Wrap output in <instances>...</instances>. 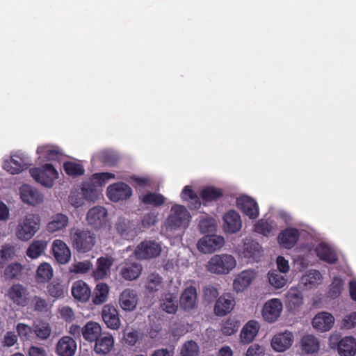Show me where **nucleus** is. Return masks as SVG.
Instances as JSON below:
<instances>
[{
  "mask_svg": "<svg viewBox=\"0 0 356 356\" xmlns=\"http://www.w3.org/2000/svg\"><path fill=\"white\" fill-rule=\"evenodd\" d=\"M338 353L340 356H354L356 353V343L353 337H346L338 344Z\"/></svg>",
  "mask_w": 356,
  "mask_h": 356,
  "instance_id": "c85d7f7f",
  "label": "nucleus"
},
{
  "mask_svg": "<svg viewBox=\"0 0 356 356\" xmlns=\"http://www.w3.org/2000/svg\"><path fill=\"white\" fill-rule=\"evenodd\" d=\"M322 278L321 273L317 270H311L307 272L302 278L305 285L309 287L316 286Z\"/></svg>",
  "mask_w": 356,
  "mask_h": 356,
  "instance_id": "09e8293b",
  "label": "nucleus"
},
{
  "mask_svg": "<svg viewBox=\"0 0 356 356\" xmlns=\"http://www.w3.org/2000/svg\"><path fill=\"white\" fill-rule=\"evenodd\" d=\"M243 253L246 258L257 259L261 257V247L258 242L248 240L244 243Z\"/></svg>",
  "mask_w": 356,
  "mask_h": 356,
  "instance_id": "473e14b6",
  "label": "nucleus"
},
{
  "mask_svg": "<svg viewBox=\"0 0 356 356\" xmlns=\"http://www.w3.org/2000/svg\"><path fill=\"white\" fill-rule=\"evenodd\" d=\"M70 238L72 248L79 253L90 251L96 243L95 234L87 229L72 228L70 232Z\"/></svg>",
  "mask_w": 356,
  "mask_h": 356,
  "instance_id": "f257e3e1",
  "label": "nucleus"
},
{
  "mask_svg": "<svg viewBox=\"0 0 356 356\" xmlns=\"http://www.w3.org/2000/svg\"><path fill=\"white\" fill-rule=\"evenodd\" d=\"M161 252V245L154 241H145L138 245L135 255L139 259H149L156 257Z\"/></svg>",
  "mask_w": 356,
  "mask_h": 356,
  "instance_id": "423d86ee",
  "label": "nucleus"
},
{
  "mask_svg": "<svg viewBox=\"0 0 356 356\" xmlns=\"http://www.w3.org/2000/svg\"><path fill=\"white\" fill-rule=\"evenodd\" d=\"M102 333V327L99 323L93 321L88 322L83 327L82 334L83 338L88 341H95Z\"/></svg>",
  "mask_w": 356,
  "mask_h": 356,
  "instance_id": "2f4dec72",
  "label": "nucleus"
},
{
  "mask_svg": "<svg viewBox=\"0 0 356 356\" xmlns=\"http://www.w3.org/2000/svg\"><path fill=\"white\" fill-rule=\"evenodd\" d=\"M54 257L60 264L67 263L71 258V251L68 246L61 240H55L52 244Z\"/></svg>",
  "mask_w": 356,
  "mask_h": 356,
  "instance_id": "aec40b11",
  "label": "nucleus"
},
{
  "mask_svg": "<svg viewBox=\"0 0 356 356\" xmlns=\"http://www.w3.org/2000/svg\"><path fill=\"white\" fill-rule=\"evenodd\" d=\"M268 281L275 288L281 289L286 285L287 280L284 275L273 271L268 273Z\"/></svg>",
  "mask_w": 356,
  "mask_h": 356,
  "instance_id": "603ef678",
  "label": "nucleus"
},
{
  "mask_svg": "<svg viewBox=\"0 0 356 356\" xmlns=\"http://www.w3.org/2000/svg\"><path fill=\"white\" fill-rule=\"evenodd\" d=\"M107 196L113 202L127 200L132 195L131 187L123 182L110 185L107 188Z\"/></svg>",
  "mask_w": 356,
  "mask_h": 356,
  "instance_id": "9d476101",
  "label": "nucleus"
},
{
  "mask_svg": "<svg viewBox=\"0 0 356 356\" xmlns=\"http://www.w3.org/2000/svg\"><path fill=\"white\" fill-rule=\"evenodd\" d=\"M264 347L257 343H254L248 348L245 356H264Z\"/></svg>",
  "mask_w": 356,
  "mask_h": 356,
  "instance_id": "774afa93",
  "label": "nucleus"
},
{
  "mask_svg": "<svg viewBox=\"0 0 356 356\" xmlns=\"http://www.w3.org/2000/svg\"><path fill=\"white\" fill-rule=\"evenodd\" d=\"M53 277V269L48 263L41 264L36 272V280L38 283H45Z\"/></svg>",
  "mask_w": 356,
  "mask_h": 356,
  "instance_id": "79ce46f5",
  "label": "nucleus"
},
{
  "mask_svg": "<svg viewBox=\"0 0 356 356\" xmlns=\"http://www.w3.org/2000/svg\"><path fill=\"white\" fill-rule=\"evenodd\" d=\"M23 269L24 267L20 263H12L6 268L4 271L5 277L10 280L18 279L21 276Z\"/></svg>",
  "mask_w": 356,
  "mask_h": 356,
  "instance_id": "49530a36",
  "label": "nucleus"
},
{
  "mask_svg": "<svg viewBox=\"0 0 356 356\" xmlns=\"http://www.w3.org/2000/svg\"><path fill=\"white\" fill-rule=\"evenodd\" d=\"M223 221L224 229L227 233H236L238 232L242 227L240 215L233 210L229 211L224 215Z\"/></svg>",
  "mask_w": 356,
  "mask_h": 356,
  "instance_id": "f3484780",
  "label": "nucleus"
},
{
  "mask_svg": "<svg viewBox=\"0 0 356 356\" xmlns=\"http://www.w3.org/2000/svg\"><path fill=\"white\" fill-rule=\"evenodd\" d=\"M37 153L49 161L59 160L62 156L58 149L47 145L39 146L37 149Z\"/></svg>",
  "mask_w": 356,
  "mask_h": 356,
  "instance_id": "a19ab883",
  "label": "nucleus"
},
{
  "mask_svg": "<svg viewBox=\"0 0 356 356\" xmlns=\"http://www.w3.org/2000/svg\"><path fill=\"white\" fill-rule=\"evenodd\" d=\"M19 195L23 202L29 205H37L43 202V194L36 188L23 184L19 188Z\"/></svg>",
  "mask_w": 356,
  "mask_h": 356,
  "instance_id": "6e6552de",
  "label": "nucleus"
},
{
  "mask_svg": "<svg viewBox=\"0 0 356 356\" xmlns=\"http://www.w3.org/2000/svg\"><path fill=\"white\" fill-rule=\"evenodd\" d=\"M107 211L103 207H95L89 209L87 213V221L95 229L100 228L106 221Z\"/></svg>",
  "mask_w": 356,
  "mask_h": 356,
  "instance_id": "2eb2a0df",
  "label": "nucleus"
},
{
  "mask_svg": "<svg viewBox=\"0 0 356 356\" xmlns=\"http://www.w3.org/2000/svg\"><path fill=\"white\" fill-rule=\"evenodd\" d=\"M173 212L165 220V225L168 229L175 230L178 228V204H175L172 207Z\"/></svg>",
  "mask_w": 356,
  "mask_h": 356,
  "instance_id": "864d4df0",
  "label": "nucleus"
},
{
  "mask_svg": "<svg viewBox=\"0 0 356 356\" xmlns=\"http://www.w3.org/2000/svg\"><path fill=\"white\" fill-rule=\"evenodd\" d=\"M158 222V213L154 211H151L145 213L140 223H137L138 227H141L142 232L146 229H149L150 227L154 226Z\"/></svg>",
  "mask_w": 356,
  "mask_h": 356,
  "instance_id": "a18cd8bd",
  "label": "nucleus"
},
{
  "mask_svg": "<svg viewBox=\"0 0 356 356\" xmlns=\"http://www.w3.org/2000/svg\"><path fill=\"white\" fill-rule=\"evenodd\" d=\"M356 326V312L346 315L341 321V328L352 329Z\"/></svg>",
  "mask_w": 356,
  "mask_h": 356,
  "instance_id": "e2e57ef3",
  "label": "nucleus"
},
{
  "mask_svg": "<svg viewBox=\"0 0 356 356\" xmlns=\"http://www.w3.org/2000/svg\"><path fill=\"white\" fill-rule=\"evenodd\" d=\"M67 224V216L62 213H58L47 224V229L49 232L53 233L65 228Z\"/></svg>",
  "mask_w": 356,
  "mask_h": 356,
  "instance_id": "e433bc0d",
  "label": "nucleus"
},
{
  "mask_svg": "<svg viewBox=\"0 0 356 356\" xmlns=\"http://www.w3.org/2000/svg\"><path fill=\"white\" fill-rule=\"evenodd\" d=\"M260 326L257 321L251 320L247 322L243 327L240 339L243 343H251L259 332Z\"/></svg>",
  "mask_w": 356,
  "mask_h": 356,
  "instance_id": "b1692460",
  "label": "nucleus"
},
{
  "mask_svg": "<svg viewBox=\"0 0 356 356\" xmlns=\"http://www.w3.org/2000/svg\"><path fill=\"white\" fill-rule=\"evenodd\" d=\"M16 330L18 335L22 340L30 339L31 335L33 332V329L31 327L22 323L17 325Z\"/></svg>",
  "mask_w": 356,
  "mask_h": 356,
  "instance_id": "bf43d9fd",
  "label": "nucleus"
},
{
  "mask_svg": "<svg viewBox=\"0 0 356 356\" xmlns=\"http://www.w3.org/2000/svg\"><path fill=\"white\" fill-rule=\"evenodd\" d=\"M9 298L14 304L25 307L28 303L26 289L19 284H13L8 291Z\"/></svg>",
  "mask_w": 356,
  "mask_h": 356,
  "instance_id": "412c9836",
  "label": "nucleus"
},
{
  "mask_svg": "<svg viewBox=\"0 0 356 356\" xmlns=\"http://www.w3.org/2000/svg\"><path fill=\"white\" fill-rule=\"evenodd\" d=\"M143 202L146 204L160 206L164 203V197L161 194L149 193L143 196Z\"/></svg>",
  "mask_w": 356,
  "mask_h": 356,
  "instance_id": "6e6d98bb",
  "label": "nucleus"
},
{
  "mask_svg": "<svg viewBox=\"0 0 356 356\" xmlns=\"http://www.w3.org/2000/svg\"><path fill=\"white\" fill-rule=\"evenodd\" d=\"M40 217L33 213H27L21 219L16 229V236L21 241L30 240L40 227Z\"/></svg>",
  "mask_w": 356,
  "mask_h": 356,
  "instance_id": "7ed1b4c3",
  "label": "nucleus"
},
{
  "mask_svg": "<svg viewBox=\"0 0 356 356\" xmlns=\"http://www.w3.org/2000/svg\"><path fill=\"white\" fill-rule=\"evenodd\" d=\"M162 282V277L159 274L152 273L147 277L146 288L149 292L156 291Z\"/></svg>",
  "mask_w": 356,
  "mask_h": 356,
  "instance_id": "4d7b16f0",
  "label": "nucleus"
},
{
  "mask_svg": "<svg viewBox=\"0 0 356 356\" xmlns=\"http://www.w3.org/2000/svg\"><path fill=\"white\" fill-rule=\"evenodd\" d=\"M33 332L38 338L45 340L50 337L51 328L49 323H41L34 326Z\"/></svg>",
  "mask_w": 356,
  "mask_h": 356,
  "instance_id": "8fccbe9b",
  "label": "nucleus"
},
{
  "mask_svg": "<svg viewBox=\"0 0 356 356\" xmlns=\"http://www.w3.org/2000/svg\"><path fill=\"white\" fill-rule=\"evenodd\" d=\"M344 281L339 277H334L330 285L329 295L332 298L339 297L342 291Z\"/></svg>",
  "mask_w": 356,
  "mask_h": 356,
  "instance_id": "3c124183",
  "label": "nucleus"
},
{
  "mask_svg": "<svg viewBox=\"0 0 356 356\" xmlns=\"http://www.w3.org/2000/svg\"><path fill=\"white\" fill-rule=\"evenodd\" d=\"M197 299V291L195 287L186 288L181 296L179 297V305L184 310H191L195 308Z\"/></svg>",
  "mask_w": 356,
  "mask_h": 356,
  "instance_id": "bb28decb",
  "label": "nucleus"
},
{
  "mask_svg": "<svg viewBox=\"0 0 356 356\" xmlns=\"http://www.w3.org/2000/svg\"><path fill=\"white\" fill-rule=\"evenodd\" d=\"M238 208L250 219L259 216V207L257 202L249 196H241L236 201Z\"/></svg>",
  "mask_w": 356,
  "mask_h": 356,
  "instance_id": "ddd939ff",
  "label": "nucleus"
},
{
  "mask_svg": "<svg viewBox=\"0 0 356 356\" xmlns=\"http://www.w3.org/2000/svg\"><path fill=\"white\" fill-rule=\"evenodd\" d=\"M235 304L234 296L230 293H225L217 299L214 313L218 316H225L232 311Z\"/></svg>",
  "mask_w": 356,
  "mask_h": 356,
  "instance_id": "9b49d317",
  "label": "nucleus"
},
{
  "mask_svg": "<svg viewBox=\"0 0 356 356\" xmlns=\"http://www.w3.org/2000/svg\"><path fill=\"white\" fill-rule=\"evenodd\" d=\"M120 305L123 310L132 311L138 303V296L134 289H126L120 296Z\"/></svg>",
  "mask_w": 356,
  "mask_h": 356,
  "instance_id": "5701e85b",
  "label": "nucleus"
},
{
  "mask_svg": "<svg viewBox=\"0 0 356 356\" xmlns=\"http://www.w3.org/2000/svg\"><path fill=\"white\" fill-rule=\"evenodd\" d=\"M47 290L48 295L55 298H63L67 293V287L58 280L51 282L47 285Z\"/></svg>",
  "mask_w": 356,
  "mask_h": 356,
  "instance_id": "f704fd0d",
  "label": "nucleus"
},
{
  "mask_svg": "<svg viewBox=\"0 0 356 356\" xmlns=\"http://www.w3.org/2000/svg\"><path fill=\"white\" fill-rule=\"evenodd\" d=\"M114 346V339L111 334L100 336L96 341L95 350L98 354L108 353Z\"/></svg>",
  "mask_w": 356,
  "mask_h": 356,
  "instance_id": "7c9ffc66",
  "label": "nucleus"
},
{
  "mask_svg": "<svg viewBox=\"0 0 356 356\" xmlns=\"http://www.w3.org/2000/svg\"><path fill=\"white\" fill-rule=\"evenodd\" d=\"M97 267L94 272L95 278H104L110 270L113 265V259L108 257H102L97 261Z\"/></svg>",
  "mask_w": 356,
  "mask_h": 356,
  "instance_id": "c9c22d12",
  "label": "nucleus"
},
{
  "mask_svg": "<svg viewBox=\"0 0 356 356\" xmlns=\"http://www.w3.org/2000/svg\"><path fill=\"white\" fill-rule=\"evenodd\" d=\"M191 216L184 206L179 204V228L188 227Z\"/></svg>",
  "mask_w": 356,
  "mask_h": 356,
  "instance_id": "680f3d73",
  "label": "nucleus"
},
{
  "mask_svg": "<svg viewBox=\"0 0 356 356\" xmlns=\"http://www.w3.org/2000/svg\"><path fill=\"white\" fill-rule=\"evenodd\" d=\"M282 303L277 298H273L268 300L262 309L264 319L268 323H273L277 320L282 311Z\"/></svg>",
  "mask_w": 356,
  "mask_h": 356,
  "instance_id": "1a4fd4ad",
  "label": "nucleus"
},
{
  "mask_svg": "<svg viewBox=\"0 0 356 356\" xmlns=\"http://www.w3.org/2000/svg\"><path fill=\"white\" fill-rule=\"evenodd\" d=\"M109 288L105 283H99L96 285L92 295V302L95 305H101L107 300Z\"/></svg>",
  "mask_w": 356,
  "mask_h": 356,
  "instance_id": "58836bf2",
  "label": "nucleus"
},
{
  "mask_svg": "<svg viewBox=\"0 0 356 356\" xmlns=\"http://www.w3.org/2000/svg\"><path fill=\"white\" fill-rule=\"evenodd\" d=\"M203 296L207 301L211 302L213 301L218 296V291L216 287L213 286H208L204 289Z\"/></svg>",
  "mask_w": 356,
  "mask_h": 356,
  "instance_id": "338daca9",
  "label": "nucleus"
},
{
  "mask_svg": "<svg viewBox=\"0 0 356 356\" xmlns=\"http://www.w3.org/2000/svg\"><path fill=\"white\" fill-rule=\"evenodd\" d=\"M216 223L213 218H205L200 221L199 229L202 234H209L215 231Z\"/></svg>",
  "mask_w": 356,
  "mask_h": 356,
  "instance_id": "13d9d810",
  "label": "nucleus"
},
{
  "mask_svg": "<svg viewBox=\"0 0 356 356\" xmlns=\"http://www.w3.org/2000/svg\"><path fill=\"white\" fill-rule=\"evenodd\" d=\"M222 190L213 186L205 187L200 193V197L204 202L216 201L222 197Z\"/></svg>",
  "mask_w": 356,
  "mask_h": 356,
  "instance_id": "37998d69",
  "label": "nucleus"
},
{
  "mask_svg": "<svg viewBox=\"0 0 356 356\" xmlns=\"http://www.w3.org/2000/svg\"><path fill=\"white\" fill-rule=\"evenodd\" d=\"M47 243L42 240H35L29 246L26 254L31 259H36L45 250Z\"/></svg>",
  "mask_w": 356,
  "mask_h": 356,
  "instance_id": "4c0bfd02",
  "label": "nucleus"
},
{
  "mask_svg": "<svg viewBox=\"0 0 356 356\" xmlns=\"http://www.w3.org/2000/svg\"><path fill=\"white\" fill-rule=\"evenodd\" d=\"M316 252L319 259L327 263L333 264L338 260V257L335 252L324 243H320L316 247Z\"/></svg>",
  "mask_w": 356,
  "mask_h": 356,
  "instance_id": "cd10ccee",
  "label": "nucleus"
},
{
  "mask_svg": "<svg viewBox=\"0 0 356 356\" xmlns=\"http://www.w3.org/2000/svg\"><path fill=\"white\" fill-rule=\"evenodd\" d=\"M225 243V239L222 236L218 235H207L201 238L197 247L200 252L209 254L220 250Z\"/></svg>",
  "mask_w": 356,
  "mask_h": 356,
  "instance_id": "0eeeda50",
  "label": "nucleus"
},
{
  "mask_svg": "<svg viewBox=\"0 0 356 356\" xmlns=\"http://www.w3.org/2000/svg\"><path fill=\"white\" fill-rule=\"evenodd\" d=\"M301 348L307 354L314 353L319 348V342L313 335H305L301 339Z\"/></svg>",
  "mask_w": 356,
  "mask_h": 356,
  "instance_id": "ea45409f",
  "label": "nucleus"
},
{
  "mask_svg": "<svg viewBox=\"0 0 356 356\" xmlns=\"http://www.w3.org/2000/svg\"><path fill=\"white\" fill-rule=\"evenodd\" d=\"M139 339V332L137 330L124 332V339L125 343L129 346H134L136 344Z\"/></svg>",
  "mask_w": 356,
  "mask_h": 356,
  "instance_id": "69168bd1",
  "label": "nucleus"
},
{
  "mask_svg": "<svg viewBox=\"0 0 356 356\" xmlns=\"http://www.w3.org/2000/svg\"><path fill=\"white\" fill-rule=\"evenodd\" d=\"M15 256V248L10 244L2 245L0 257L3 261H7Z\"/></svg>",
  "mask_w": 356,
  "mask_h": 356,
  "instance_id": "052dcab7",
  "label": "nucleus"
},
{
  "mask_svg": "<svg viewBox=\"0 0 356 356\" xmlns=\"http://www.w3.org/2000/svg\"><path fill=\"white\" fill-rule=\"evenodd\" d=\"M63 169L67 175L72 177L81 176L85 172L82 165L72 161L64 162Z\"/></svg>",
  "mask_w": 356,
  "mask_h": 356,
  "instance_id": "de8ad7c7",
  "label": "nucleus"
},
{
  "mask_svg": "<svg viewBox=\"0 0 356 356\" xmlns=\"http://www.w3.org/2000/svg\"><path fill=\"white\" fill-rule=\"evenodd\" d=\"M28 163L20 156H14L10 161H5L3 168L13 175L19 174L28 168Z\"/></svg>",
  "mask_w": 356,
  "mask_h": 356,
  "instance_id": "c756f323",
  "label": "nucleus"
},
{
  "mask_svg": "<svg viewBox=\"0 0 356 356\" xmlns=\"http://www.w3.org/2000/svg\"><path fill=\"white\" fill-rule=\"evenodd\" d=\"M76 348V343L72 337L64 336L57 342L56 353L58 356H74Z\"/></svg>",
  "mask_w": 356,
  "mask_h": 356,
  "instance_id": "4468645a",
  "label": "nucleus"
},
{
  "mask_svg": "<svg viewBox=\"0 0 356 356\" xmlns=\"http://www.w3.org/2000/svg\"><path fill=\"white\" fill-rule=\"evenodd\" d=\"M199 353V346L193 341L186 342L182 347L179 356H197Z\"/></svg>",
  "mask_w": 356,
  "mask_h": 356,
  "instance_id": "5fc2aeb1",
  "label": "nucleus"
},
{
  "mask_svg": "<svg viewBox=\"0 0 356 356\" xmlns=\"http://www.w3.org/2000/svg\"><path fill=\"white\" fill-rule=\"evenodd\" d=\"M334 323V316L327 312H319L312 320L313 327L321 332L330 330L332 327Z\"/></svg>",
  "mask_w": 356,
  "mask_h": 356,
  "instance_id": "6ab92c4d",
  "label": "nucleus"
},
{
  "mask_svg": "<svg viewBox=\"0 0 356 356\" xmlns=\"http://www.w3.org/2000/svg\"><path fill=\"white\" fill-rule=\"evenodd\" d=\"M236 266V261L231 254H215L207 263V268L211 273L218 275L228 274Z\"/></svg>",
  "mask_w": 356,
  "mask_h": 356,
  "instance_id": "f03ea898",
  "label": "nucleus"
},
{
  "mask_svg": "<svg viewBox=\"0 0 356 356\" xmlns=\"http://www.w3.org/2000/svg\"><path fill=\"white\" fill-rule=\"evenodd\" d=\"M102 319L106 326L112 330H118L120 326V320L118 310L111 305H104L102 309Z\"/></svg>",
  "mask_w": 356,
  "mask_h": 356,
  "instance_id": "a211bd4d",
  "label": "nucleus"
},
{
  "mask_svg": "<svg viewBox=\"0 0 356 356\" xmlns=\"http://www.w3.org/2000/svg\"><path fill=\"white\" fill-rule=\"evenodd\" d=\"M254 271L245 270L239 273L234 280L233 288L236 292L243 291L254 279Z\"/></svg>",
  "mask_w": 356,
  "mask_h": 356,
  "instance_id": "a878e982",
  "label": "nucleus"
},
{
  "mask_svg": "<svg viewBox=\"0 0 356 356\" xmlns=\"http://www.w3.org/2000/svg\"><path fill=\"white\" fill-rule=\"evenodd\" d=\"M273 221L259 219L254 225V231L264 236H268L273 231Z\"/></svg>",
  "mask_w": 356,
  "mask_h": 356,
  "instance_id": "c03bdc74",
  "label": "nucleus"
},
{
  "mask_svg": "<svg viewBox=\"0 0 356 356\" xmlns=\"http://www.w3.org/2000/svg\"><path fill=\"white\" fill-rule=\"evenodd\" d=\"M300 238V232L294 227H288L279 234L277 241L280 245L286 249H291Z\"/></svg>",
  "mask_w": 356,
  "mask_h": 356,
  "instance_id": "f8f14e48",
  "label": "nucleus"
},
{
  "mask_svg": "<svg viewBox=\"0 0 356 356\" xmlns=\"http://www.w3.org/2000/svg\"><path fill=\"white\" fill-rule=\"evenodd\" d=\"M29 172L37 182L47 188L52 187L58 177V171L51 163H46L42 168H31Z\"/></svg>",
  "mask_w": 356,
  "mask_h": 356,
  "instance_id": "20e7f679",
  "label": "nucleus"
},
{
  "mask_svg": "<svg viewBox=\"0 0 356 356\" xmlns=\"http://www.w3.org/2000/svg\"><path fill=\"white\" fill-rule=\"evenodd\" d=\"M143 267L136 262L124 263L120 270V276L125 280L132 281L136 280L141 274Z\"/></svg>",
  "mask_w": 356,
  "mask_h": 356,
  "instance_id": "4be33fe9",
  "label": "nucleus"
},
{
  "mask_svg": "<svg viewBox=\"0 0 356 356\" xmlns=\"http://www.w3.org/2000/svg\"><path fill=\"white\" fill-rule=\"evenodd\" d=\"M285 302L290 309H295L302 304L303 297L297 289L291 288L286 294Z\"/></svg>",
  "mask_w": 356,
  "mask_h": 356,
  "instance_id": "72a5a7b5",
  "label": "nucleus"
},
{
  "mask_svg": "<svg viewBox=\"0 0 356 356\" xmlns=\"http://www.w3.org/2000/svg\"><path fill=\"white\" fill-rule=\"evenodd\" d=\"M115 229L118 234L126 240H132L142 232L141 227H138L134 222L124 218H118Z\"/></svg>",
  "mask_w": 356,
  "mask_h": 356,
  "instance_id": "39448f33",
  "label": "nucleus"
},
{
  "mask_svg": "<svg viewBox=\"0 0 356 356\" xmlns=\"http://www.w3.org/2000/svg\"><path fill=\"white\" fill-rule=\"evenodd\" d=\"M72 294L76 300L86 302L91 296V290L85 282L77 280L72 285Z\"/></svg>",
  "mask_w": 356,
  "mask_h": 356,
  "instance_id": "393cba45",
  "label": "nucleus"
},
{
  "mask_svg": "<svg viewBox=\"0 0 356 356\" xmlns=\"http://www.w3.org/2000/svg\"><path fill=\"white\" fill-rule=\"evenodd\" d=\"M293 341L292 332L286 331L275 334L271 340V346L277 352H284L289 348Z\"/></svg>",
  "mask_w": 356,
  "mask_h": 356,
  "instance_id": "dca6fc26",
  "label": "nucleus"
},
{
  "mask_svg": "<svg viewBox=\"0 0 356 356\" xmlns=\"http://www.w3.org/2000/svg\"><path fill=\"white\" fill-rule=\"evenodd\" d=\"M82 191L85 198L88 201L94 202L98 196L97 189L92 185L83 186Z\"/></svg>",
  "mask_w": 356,
  "mask_h": 356,
  "instance_id": "0e129e2a",
  "label": "nucleus"
}]
</instances>
